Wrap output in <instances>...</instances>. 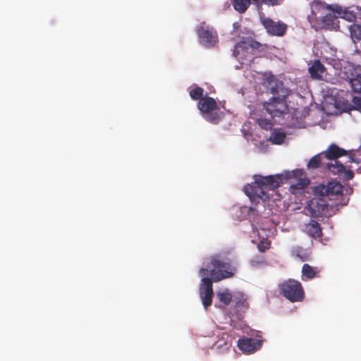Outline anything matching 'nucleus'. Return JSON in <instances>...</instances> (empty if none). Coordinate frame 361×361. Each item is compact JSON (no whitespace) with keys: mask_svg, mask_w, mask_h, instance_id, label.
<instances>
[{"mask_svg":"<svg viewBox=\"0 0 361 361\" xmlns=\"http://www.w3.org/2000/svg\"><path fill=\"white\" fill-rule=\"evenodd\" d=\"M269 90L273 94V97L264 102V109L272 118L283 116L289 111L286 98L290 90L286 88L281 81L274 79L269 81Z\"/></svg>","mask_w":361,"mask_h":361,"instance_id":"f257e3e1","label":"nucleus"},{"mask_svg":"<svg viewBox=\"0 0 361 361\" xmlns=\"http://www.w3.org/2000/svg\"><path fill=\"white\" fill-rule=\"evenodd\" d=\"M320 167L326 169L333 174L338 175L346 180H351L354 177L353 171L346 169L344 165L327 162L322 152L312 157L307 164L308 169H315Z\"/></svg>","mask_w":361,"mask_h":361,"instance_id":"f03ea898","label":"nucleus"},{"mask_svg":"<svg viewBox=\"0 0 361 361\" xmlns=\"http://www.w3.org/2000/svg\"><path fill=\"white\" fill-rule=\"evenodd\" d=\"M210 263L212 269L210 270L209 274L214 282L231 278L236 271L235 267L231 261L224 260L219 255L212 256Z\"/></svg>","mask_w":361,"mask_h":361,"instance_id":"7ed1b4c3","label":"nucleus"},{"mask_svg":"<svg viewBox=\"0 0 361 361\" xmlns=\"http://www.w3.org/2000/svg\"><path fill=\"white\" fill-rule=\"evenodd\" d=\"M280 293L292 302H301L305 298L302 284L294 279H289L279 284Z\"/></svg>","mask_w":361,"mask_h":361,"instance_id":"20e7f679","label":"nucleus"},{"mask_svg":"<svg viewBox=\"0 0 361 361\" xmlns=\"http://www.w3.org/2000/svg\"><path fill=\"white\" fill-rule=\"evenodd\" d=\"M197 107L204 118L213 124H217L224 116L222 112L215 111L218 106L215 99L210 97L201 99L197 104Z\"/></svg>","mask_w":361,"mask_h":361,"instance_id":"39448f33","label":"nucleus"},{"mask_svg":"<svg viewBox=\"0 0 361 361\" xmlns=\"http://www.w3.org/2000/svg\"><path fill=\"white\" fill-rule=\"evenodd\" d=\"M343 185L337 181L329 182L327 185H320L314 188V192L316 196L331 197L336 196L337 200L341 198L339 204L345 205L348 202V199L345 200V197L343 196Z\"/></svg>","mask_w":361,"mask_h":361,"instance_id":"423d86ee","label":"nucleus"},{"mask_svg":"<svg viewBox=\"0 0 361 361\" xmlns=\"http://www.w3.org/2000/svg\"><path fill=\"white\" fill-rule=\"evenodd\" d=\"M315 197L307 202L305 209L312 218L326 217L331 216L330 207L324 197Z\"/></svg>","mask_w":361,"mask_h":361,"instance_id":"0eeeda50","label":"nucleus"},{"mask_svg":"<svg viewBox=\"0 0 361 361\" xmlns=\"http://www.w3.org/2000/svg\"><path fill=\"white\" fill-rule=\"evenodd\" d=\"M208 269L204 268H201L199 271L200 275L202 276V283L200 286V295L205 309H207L212 305L214 295L212 285L214 281L212 279L205 276L208 274Z\"/></svg>","mask_w":361,"mask_h":361,"instance_id":"6e6552de","label":"nucleus"},{"mask_svg":"<svg viewBox=\"0 0 361 361\" xmlns=\"http://www.w3.org/2000/svg\"><path fill=\"white\" fill-rule=\"evenodd\" d=\"M196 31L199 37L200 42L205 47H213L218 42L217 32L213 27L207 25L205 22H202L197 27Z\"/></svg>","mask_w":361,"mask_h":361,"instance_id":"1a4fd4ad","label":"nucleus"},{"mask_svg":"<svg viewBox=\"0 0 361 361\" xmlns=\"http://www.w3.org/2000/svg\"><path fill=\"white\" fill-rule=\"evenodd\" d=\"M265 190L262 185L256 183L255 178L252 184H248L244 188L245 193L250 197V200L256 202H259L260 200L265 201L269 198Z\"/></svg>","mask_w":361,"mask_h":361,"instance_id":"9d476101","label":"nucleus"},{"mask_svg":"<svg viewBox=\"0 0 361 361\" xmlns=\"http://www.w3.org/2000/svg\"><path fill=\"white\" fill-rule=\"evenodd\" d=\"M322 153L327 162H331L333 164H337L340 165L343 164L338 161V159L348 154L345 149L339 147L334 143L331 144L326 150Z\"/></svg>","mask_w":361,"mask_h":361,"instance_id":"9b49d317","label":"nucleus"},{"mask_svg":"<svg viewBox=\"0 0 361 361\" xmlns=\"http://www.w3.org/2000/svg\"><path fill=\"white\" fill-rule=\"evenodd\" d=\"M262 23L267 32L271 35L282 37L287 31V25L280 21L276 22L270 18H267L263 20Z\"/></svg>","mask_w":361,"mask_h":361,"instance_id":"f8f14e48","label":"nucleus"},{"mask_svg":"<svg viewBox=\"0 0 361 361\" xmlns=\"http://www.w3.org/2000/svg\"><path fill=\"white\" fill-rule=\"evenodd\" d=\"M256 183L262 185L266 190H275L282 183V176L279 174L272 176H256Z\"/></svg>","mask_w":361,"mask_h":361,"instance_id":"ddd939ff","label":"nucleus"},{"mask_svg":"<svg viewBox=\"0 0 361 361\" xmlns=\"http://www.w3.org/2000/svg\"><path fill=\"white\" fill-rule=\"evenodd\" d=\"M262 344V340L252 338H243L238 341L239 349L245 353L255 352L261 348Z\"/></svg>","mask_w":361,"mask_h":361,"instance_id":"4468645a","label":"nucleus"},{"mask_svg":"<svg viewBox=\"0 0 361 361\" xmlns=\"http://www.w3.org/2000/svg\"><path fill=\"white\" fill-rule=\"evenodd\" d=\"M260 46L261 44L255 40L241 41L235 46L233 54L235 57L242 58L240 55L244 56V52H247L250 49H258Z\"/></svg>","mask_w":361,"mask_h":361,"instance_id":"2eb2a0df","label":"nucleus"},{"mask_svg":"<svg viewBox=\"0 0 361 361\" xmlns=\"http://www.w3.org/2000/svg\"><path fill=\"white\" fill-rule=\"evenodd\" d=\"M218 340L214 343L213 348L219 353H224L228 351L232 345L231 337L226 332H222L218 335Z\"/></svg>","mask_w":361,"mask_h":361,"instance_id":"dca6fc26","label":"nucleus"},{"mask_svg":"<svg viewBox=\"0 0 361 361\" xmlns=\"http://www.w3.org/2000/svg\"><path fill=\"white\" fill-rule=\"evenodd\" d=\"M303 232L314 239L320 238L323 234L320 224L314 219L304 224Z\"/></svg>","mask_w":361,"mask_h":361,"instance_id":"f3484780","label":"nucleus"},{"mask_svg":"<svg viewBox=\"0 0 361 361\" xmlns=\"http://www.w3.org/2000/svg\"><path fill=\"white\" fill-rule=\"evenodd\" d=\"M308 72L312 78L321 80L326 72V68L319 60L316 59L309 63Z\"/></svg>","mask_w":361,"mask_h":361,"instance_id":"a211bd4d","label":"nucleus"},{"mask_svg":"<svg viewBox=\"0 0 361 361\" xmlns=\"http://www.w3.org/2000/svg\"><path fill=\"white\" fill-rule=\"evenodd\" d=\"M321 270L317 267H312L308 264H303L302 267V280H311L319 276Z\"/></svg>","mask_w":361,"mask_h":361,"instance_id":"6ab92c4d","label":"nucleus"},{"mask_svg":"<svg viewBox=\"0 0 361 361\" xmlns=\"http://www.w3.org/2000/svg\"><path fill=\"white\" fill-rule=\"evenodd\" d=\"M293 257H298L302 262L310 260V253L307 250L300 246L294 247L291 251Z\"/></svg>","mask_w":361,"mask_h":361,"instance_id":"aec40b11","label":"nucleus"},{"mask_svg":"<svg viewBox=\"0 0 361 361\" xmlns=\"http://www.w3.org/2000/svg\"><path fill=\"white\" fill-rule=\"evenodd\" d=\"M349 158L350 159V162L354 163L357 166L356 168L357 171L361 173V148L351 152Z\"/></svg>","mask_w":361,"mask_h":361,"instance_id":"412c9836","label":"nucleus"},{"mask_svg":"<svg viewBox=\"0 0 361 361\" xmlns=\"http://www.w3.org/2000/svg\"><path fill=\"white\" fill-rule=\"evenodd\" d=\"M250 5V0H233V6L239 13H244Z\"/></svg>","mask_w":361,"mask_h":361,"instance_id":"4be33fe9","label":"nucleus"},{"mask_svg":"<svg viewBox=\"0 0 361 361\" xmlns=\"http://www.w3.org/2000/svg\"><path fill=\"white\" fill-rule=\"evenodd\" d=\"M286 137V135L283 132L274 130L270 136V140L273 144L281 145L283 142Z\"/></svg>","mask_w":361,"mask_h":361,"instance_id":"5701e85b","label":"nucleus"},{"mask_svg":"<svg viewBox=\"0 0 361 361\" xmlns=\"http://www.w3.org/2000/svg\"><path fill=\"white\" fill-rule=\"evenodd\" d=\"M217 298L225 305H228L232 300V295L228 290L217 292Z\"/></svg>","mask_w":361,"mask_h":361,"instance_id":"b1692460","label":"nucleus"},{"mask_svg":"<svg viewBox=\"0 0 361 361\" xmlns=\"http://www.w3.org/2000/svg\"><path fill=\"white\" fill-rule=\"evenodd\" d=\"M350 84L354 92L361 94V75H357L356 77L350 79Z\"/></svg>","mask_w":361,"mask_h":361,"instance_id":"393cba45","label":"nucleus"},{"mask_svg":"<svg viewBox=\"0 0 361 361\" xmlns=\"http://www.w3.org/2000/svg\"><path fill=\"white\" fill-rule=\"evenodd\" d=\"M310 183L309 179L307 178H300L295 183L290 185V188L294 190H302L305 188Z\"/></svg>","mask_w":361,"mask_h":361,"instance_id":"a878e982","label":"nucleus"},{"mask_svg":"<svg viewBox=\"0 0 361 361\" xmlns=\"http://www.w3.org/2000/svg\"><path fill=\"white\" fill-rule=\"evenodd\" d=\"M204 90L200 87H195L190 91V97L193 100H200L203 99Z\"/></svg>","mask_w":361,"mask_h":361,"instance_id":"bb28decb","label":"nucleus"},{"mask_svg":"<svg viewBox=\"0 0 361 361\" xmlns=\"http://www.w3.org/2000/svg\"><path fill=\"white\" fill-rule=\"evenodd\" d=\"M351 35L357 39L361 40V25L355 24L350 27Z\"/></svg>","mask_w":361,"mask_h":361,"instance_id":"cd10ccee","label":"nucleus"},{"mask_svg":"<svg viewBox=\"0 0 361 361\" xmlns=\"http://www.w3.org/2000/svg\"><path fill=\"white\" fill-rule=\"evenodd\" d=\"M336 19V16L334 13H329L325 15L322 18V22L326 25H331L334 24V20Z\"/></svg>","mask_w":361,"mask_h":361,"instance_id":"c85d7f7f","label":"nucleus"},{"mask_svg":"<svg viewBox=\"0 0 361 361\" xmlns=\"http://www.w3.org/2000/svg\"><path fill=\"white\" fill-rule=\"evenodd\" d=\"M257 123L262 128L265 130L271 129L272 126L271 122L267 118H259Z\"/></svg>","mask_w":361,"mask_h":361,"instance_id":"c756f323","label":"nucleus"},{"mask_svg":"<svg viewBox=\"0 0 361 361\" xmlns=\"http://www.w3.org/2000/svg\"><path fill=\"white\" fill-rule=\"evenodd\" d=\"M269 247L270 242L268 240H261L257 245V248L261 252H264L266 250H269Z\"/></svg>","mask_w":361,"mask_h":361,"instance_id":"7c9ffc66","label":"nucleus"},{"mask_svg":"<svg viewBox=\"0 0 361 361\" xmlns=\"http://www.w3.org/2000/svg\"><path fill=\"white\" fill-rule=\"evenodd\" d=\"M255 2L260 1L261 3H264L269 5H275L278 4V0H254Z\"/></svg>","mask_w":361,"mask_h":361,"instance_id":"2f4dec72","label":"nucleus"},{"mask_svg":"<svg viewBox=\"0 0 361 361\" xmlns=\"http://www.w3.org/2000/svg\"><path fill=\"white\" fill-rule=\"evenodd\" d=\"M293 176L295 177H298V176H302V172L301 170H296V171H293Z\"/></svg>","mask_w":361,"mask_h":361,"instance_id":"473e14b6","label":"nucleus"},{"mask_svg":"<svg viewBox=\"0 0 361 361\" xmlns=\"http://www.w3.org/2000/svg\"><path fill=\"white\" fill-rule=\"evenodd\" d=\"M327 7H328L329 9L333 10V11H334L336 13H339L338 9L336 8V9L334 10V9L332 8L331 6H328Z\"/></svg>","mask_w":361,"mask_h":361,"instance_id":"72a5a7b5","label":"nucleus"},{"mask_svg":"<svg viewBox=\"0 0 361 361\" xmlns=\"http://www.w3.org/2000/svg\"><path fill=\"white\" fill-rule=\"evenodd\" d=\"M346 109H347L346 106H343V110H345Z\"/></svg>","mask_w":361,"mask_h":361,"instance_id":"f704fd0d","label":"nucleus"}]
</instances>
